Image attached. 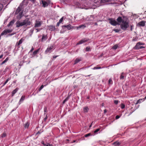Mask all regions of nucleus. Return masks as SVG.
<instances>
[{
    "instance_id": "nucleus-20",
    "label": "nucleus",
    "mask_w": 146,
    "mask_h": 146,
    "mask_svg": "<svg viewBox=\"0 0 146 146\" xmlns=\"http://www.w3.org/2000/svg\"><path fill=\"white\" fill-rule=\"evenodd\" d=\"M47 36L46 35L45 36L44 35H43L42 36V37L41 38V41H43L44 40H46L47 39Z\"/></svg>"
},
{
    "instance_id": "nucleus-34",
    "label": "nucleus",
    "mask_w": 146,
    "mask_h": 146,
    "mask_svg": "<svg viewBox=\"0 0 146 146\" xmlns=\"http://www.w3.org/2000/svg\"><path fill=\"white\" fill-rule=\"evenodd\" d=\"M29 126V124L28 123H26L25 125V128H28Z\"/></svg>"
},
{
    "instance_id": "nucleus-5",
    "label": "nucleus",
    "mask_w": 146,
    "mask_h": 146,
    "mask_svg": "<svg viewBox=\"0 0 146 146\" xmlns=\"http://www.w3.org/2000/svg\"><path fill=\"white\" fill-rule=\"evenodd\" d=\"M42 7H47L48 5L50 3V1H48L47 2H46L42 0Z\"/></svg>"
},
{
    "instance_id": "nucleus-16",
    "label": "nucleus",
    "mask_w": 146,
    "mask_h": 146,
    "mask_svg": "<svg viewBox=\"0 0 146 146\" xmlns=\"http://www.w3.org/2000/svg\"><path fill=\"white\" fill-rule=\"evenodd\" d=\"M113 144L115 146H119L120 145L121 143L119 142L118 141H116L113 143Z\"/></svg>"
},
{
    "instance_id": "nucleus-27",
    "label": "nucleus",
    "mask_w": 146,
    "mask_h": 146,
    "mask_svg": "<svg viewBox=\"0 0 146 146\" xmlns=\"http://www.w3.org/2000/svg\"><path fill=\"white\" fill-rule=\"evenodd\" d=\"M81 61L80 59L76 58L75 60L74 64H76Z\"/></svg>"
},
{
    "instance_id": "nucleus-33",
    "label": "nucleus",
    "mask_w": 146,
    "mask_h": 146,
    "mask_svg": "<svg viewBox=\"0 0 146 146\" xmlns=\"http://www.w3.org/2000/svg\"><path fill=\"white\" fill-rule=\"evenodd\" d=\"M118 47V46L117 45H114L112 48V49L115 50L116 49L117 47Z\"/></svg>"
},
{
    "instance_id": "nucleus-6",
    "label": "nucleus",
    "mask_w": 146,
    "mask_h": 146,
    "mask_svg": "<svg viewBox=\"0 0 146 146\" xmlns=\"http://www.w3.org/2000/svg\"><path fill=\"white\" fill-rule=\"evenodd\" d=\"M62 28L63 29H64V28H66L68 30H70L73 28V27L70 24L67 25H63L62 26Z\"/></svg>"
},
{
    "instance_id": "nucleus-36",
    "label": "nucleus",
    "mask_w": 146,
    "mask_h": 146,
    "mask_svg": "<svg viewBox=\"0 0 146 146\" xmlns=\"http://www.w3.org/2000/svg\"><path fill=\"white\" fill-rule=\"evenodd\" d=\"M44 87V86L43 85H41L38 90L39 91H40Z\"/></svg>"
},
{
    "instance_id": "nucleus-40",
    "label": "nucleus",
    "mask_w": 146,
    "mask_h": 146,
    "mask_svg": "<svg viewBox=\"0 0 146 146\" xmlns=\"http://www.w3.org/2000/svg\"><path fill=\"white\" fill-rule=\"evenodd\" d=\"M100 130V128H98V129H96V130L94 131V133H96L97 132H98V131H99Z\"/></svg>"
},
{
    "instance_id": "nucleus-44",
    "label": "nucleus",
    "mask_w": 146,
    "mask_h": 146,
    "mask_svg": "<svg viewBox=\"0 0 146 146\" xmlns=\"http://www.w3.org/2000/svg\"><path fill=\"white\" fill-rule=\"evenodd\" d=\"M63 17H62L60 19L58 22L60 23L63 20Z\"/></svg>"
},
{
    "instance_id": "nucleus-54",
    "label": "nucleus",
    "mask_w": 146,
    "mask_h": 146,
    "mask_svg": "<svg viewBox=\"0 0 146 146\" xmlns=\"http://www.w3.org/2000/svg\"><path fill=\"white\" fill-rule=\"evenodd\" d=\"M60 24L59 22H58L56 25V27H58L59 26V24Z\"/></svg>"
},
{
    "instance_id": "nucleus-11",
    "label": "nucleus",
    "mask_w": 146,
    "mask_h": 146,
    "mask_svg": "<svg viewBox=\"0 0 146 146\" xmlns=\"http://www.w3.org/2000/svg\"><path fill=\"white\" fill-rule=\"evenodd\" d=\"M88 40V39H87L86 38H84V39H82L77 44L78 45L80 44H81L82 43L87 42Z\"/></svg>"
},
{
    "instance_id": "nucleus-15",
    "label": "nucleus",
    "mask_w": 146,
    "mask_h": 146,
    "mask_svg": "<svg viewBox=\"0 0 146 146\" xmlns=\"http://www.w3.org/2000/svg\"><path fill=\"white\" fill-rule=\"evenodd\" d=\"M19 89L18 88H16L15 90H13L12 93V96H13L17 92Z\"/></svg>"
},
{
    "instance_id": "nucleus-22",
    "label": "nucleus",
    "mask_w": 146,
    "mask_h": 146,
    "mask_svg": "<svg viewBox=\"0 0 146 146\" xmlns=\"http://www.w3.org/2000/svg\"><path fill=\"white\" fill-rule=\"evenodd\" d=\"M7 33V31L6 30H4L3 31V32L1 33V36H2L4 35H6Z\"/></svg>"
},
{
    "instance_id": "nucleus-38",
    "label": "nucleus",
    "mask_w": 146,
    "mask_h": 146,
    "mask_svg": "<svg viewBox=\"0 0 146 146\" xmlns=\"http://www.w3.org/2000/svg\"><path fill=\"white\" fill-rule=\"evenodd\" d=\"M142 100V99H139V100H138L136 103H135V104H138V103H141L140 100Z\"/></svg>"
},
{
    "instance_id": "nucleus-64",
    "label": "nucleus",
    "mask_w": 146,
    "mask_h": 146,
    "mask_svg": "<svg viewBox=\"0 0 146 146\" xmlns=\"http://www.w3.org/2000/svg\"><path fill=\"white\" fill-rule=\"evenodd\" d=\"M94 25H98V24L97 23H94Z\"/></svg>"
},
{
    "instance_id": "nucleus-3",
    "label": "nucleus",
    "mask_w": 146,
    "mask_h": 146,
    "mask_svg": "<svg viewBox=\"0 0 146 146\" xmlns=\"http://www.w3.org/2000/svg\"><path fill=\"white\" fill-rule=\"evenodd\" d=\"M144 43H141L140 42H137L135 46L133 48L135 49H139L143 48H144L145 47L143 46H141L140 45H144Z\"/></svg>"
},
{
    "instance_id": "nucleus-41",
    "label": "nucleus",
    "mask_w": 146,
    "mask_h": 146,
    "mask_svg": "<svg viewBox=\"0 0 146 146\" xmlns=\"http://www.w3.org/2000/svg\"><path fill=\"white\" fill-rule=\"evenodd\" d=\"M125 107V105L123 104H121V108L123 109Z\"/></svg>"
},
{
    "instance_id": "nucleus-60",
    "label": "nucleus",
    "mask_w": 146,
    "mask_h": 146,
    "mask_svg": "<svg viewBox=\"0 0 146 146\" xmlns=\"http://www.w3.org/2000/svg\"><path fill=\"white\" fill-rule=\"evenodd\" d=\"M3 54H1V56H0V59L2 58V57H3Z\"/></svg>"
},
{
    "instance_id": "nucleus-62",
    "label": "nucleus",
    "mask_w": 146,
    "mask_h": 146,
    "mask_svg": "<svg viewBox=\"0 0 146 146\" xmlns=\"http://www.w3.org/2000/svg\"><path fill=\"white\" fill-rule=\"evenodd\" d=\"M82 27H84V25H80L79 26V28H81Z\"/></svg>"
},
{
    "instance_id": "nucleus-14",
    "label": "nucleus",
    "mask_w": 146,
    "mask_h": 146,
    "mask_svg": "<svg viewBox=\"0 0 146 146\" xmlns=\"http://www.w3.org/2000/svg\"><path fill=\"white\" fill-rule=\"evenodd\" d=\"M22 9L21 7H19L15 12V14H17L19 13L21 10Z\"/></svg>"
},
{
    "instance_id": "nucleus-58",
    "label": "nucleus",
    "mask_w": 146,
    "mask_h": 146,
    "mask_svg": "<svg viewBox=\"0 0 146 146\" xmlns=\"http://www.w3.org/2000/svg\"><path fill=\"white\" fill-rule=\"evenodd\" d=\"M103 53H102V54H101L100 55V56H99V57H102L103 56Z\"/></svg>"
},
{
    "instance_id": "nucleus-29",
    "label": "nucleus",
    "mask_w": 146,
    "mask_h": 146,
    "mask_svg": "<svg viewBox=\"0 0 146 146\" xmlns=\"http://www.w3.org/2000/svg\"><path fill=\"white\" fill-rule=\"evenodd\" d=\"M25 99V96H22L19 102H23L24 100Z\"/></svg>"
},
{
    "instance_id": "nucleus-63",
    "label": "nucleus",
    "mask_w": 146,
    "mask_h": 146,
    "mask_svg": "<svg viewBox=\"0 0 146 146\" xmlns=\"http://www.w3.org/2000/svg\"><path fill=\"white\" fill-rule=\"evenodd\" d=\"M48 146H53L52 144H48Z\"/></svg>"
},
{
    "instance_id": "nucleus-17",
    "label": "nucleus",
    "mask_w": 146,
    "mask_h": 146,
    "mask_svg": "<svg viewBox=\"0 0 146 146\" xmlns=\"http://www.w3.org/2000/svg\"><path fill=\"white\" fill-rule=\"evenodd\" d=\"M88 110L89 108L87 106L83 108V111L84 112H88Z\"/></svg>"
},
{
    "instance_id": "nucleus-30",
    "label": "nucleus",
    "mask_w": 146,
    "mask_h": 146,
    "mask_svg": "<svg viewBox=\"0 0 146 146\" xmlns=\"http://www.w3.org/2000/svg\"><path fill=\"white\" fill-rule=\"evenodd\" d=\"M92 135V134L91 133H89L87 134H86L84 135V137H87L88 136Z\"/></svg>"
},
{
    "instance_id": "nucleus-21",
    "label": "nucleus",
    "mask_w": 146,
    "mask_h": 146,
    "mask_svg": "<svg viewBox=\"0 0 146 146\" xmlns=\"http://www.w3.org/2000/svg\"><path fill=\"white\" fill-rule=\"evenodd\" d=\"M110 0H101L100 3H106L109 2H110Z\"/></svg>"
},
{
    "instance_id": "nucleus-28",
    "label": "nucleus",
    "mask_w": 146,
    "mask_h": 146,
    "mask_svg": "<svg viewBox=\"0 0 146 146\" xmlns=\"http://www.w3.org/2000/svg\"><path fill=\"white\" fill-rule=\"evenodd\" d=\"M40 50V48H39L37 50L34 51L33 52V54L34 55H35L38 52L39 50Z\"/></svg>"
},
{
    "instance_id": "nucleus-49",
    "label": "nucleus",
    "mask_w": 146,
    "mask_h": 146,
    "mask_svg": "<svg viewBox=\"0 0 146 146\" xmlns=\"http://www.w3.org/2000/svg\"><path fill=\"white\" fill-rule=\"evenodd\" d=\"M137 39V38H133L132 40L133 41H136Z\"/></svg>"
},
{
    "instance_id": "nucleus-12",
    "label": "nucleus",
    "mask_w": 146,
    "mask_h": 146,
    "mask_svg": "<svg viewBox=\"0 0 146 146\" xmlns=\"http://www.w3.org/2000/svg\"><path fill=\"white\" fill-rule=\"evenodd\" d=\"M24 15L23 12L22 11L19 13V15L17 17V18L19 20Z\"/></svg>"
},
{
    "instance_id": "nucleus-48",
    "label": "nucleus",
    "mask_w": 146,
    "mask_h": 146,
    "mask_svg": "<svg viewBox=\"0 0 146 146\" xmlns=\"http://www.w3.org/2000/svg\"><path fill=\"white\" fill-rule=\"evenodd\" d=\"M133 26V25H131L130 26V30L131 31H132Z\"/></svg>"
},
{
    "instance_id": "nucleus-9",
    "label": "nucleus",
    "mask_w": 146,
    "mask_h": 146,
    "mask_svg": "<svg viewBox=\"0 0 146 146\" xmlns=\"http://www.w3.org/2000/svg\"><path fill=\"white\" fill-rule=\"evenodd\" d=\"M145 22L144 21H142L139 22L137 24V25L141 27H144L145 25Z\"/></svg>"
},
{
    "instance_id": "nucleus-37",
    "label": "nucleus",
    "mask_w": 146,
    "mask_h": 146,
    "mask_svg": "<svg viewBox=\"0 0 146 146\" xmlns=\"http://www.w3.org/2000/svg\"><path fill=\"white\" fill-rule=\"evenodd\" d=\"M6 31H7V33H11L12 31V30H10V29H6Z\"/></svg>"
},
{
    "instance_id": "nucleus-8",
    "label": "nucleus",
    "mask_w": 146,
    "mask_h": 146,
    "mask_svg": "<svg viewBox=\"0 0 146 146\" xmlns=\"http://www.w3.org/2000/svg\"><path fill=\"white\" fill-rule=\"evenodd\" d=\"M117 21V23L120 24V23H123V21H125V20H123L122 19V18L121 17H119L116 19Z\"/></svg>"
},
{
    "instance_id": "nucleus-2",
    "label": "nucleus",
    "mask_w": 146,
    "mask_h": 146,
    "mask_svg": "<svg viewBox=\"0 0 146 146\" xmlns=\"http://www.w3.org/2000/svg\"><path fill=\"white\" fill-rule=\"evenodd\" d=\"M129 21L127 20L125 21H123V23L120 25L121 28L124 31H125L127 28L129 27Z\"/></svg>"
},
{
    "instance_id": "nucleus-25",
    "label": "nucleus",
    "mask_w": 146,
    "mask_h": 146,
    "mask_svg": "<svg viewBox=\"0 0 146 146\" xmlns=\"http://www.w3.org/2000/svg\"><path fill=\"white\" fill-rule=\"evenodd\" d=\"M69 96H68V97H67L66 99L64 100L62 102V103L63 104H64L65 102L68 101L69 99Z\"/></svg>"
},
{
    "instance_id": "nucleus-55",
    "label": "nucleus",
    "mask_w": 146,
    "mask_h": 146,
    "mask_svg": "<svg viewBox=\"0 0 146 146\" xmlns=\"http://www.w3.org/2000/svg\"><path fill=\"white\" fill-rule=\"evenodd\" d=\"M41 132L40 131H38L36 133V135H37L38 134H40L41 133Z\"/></svg>"
},
{
    "instance_id": "nucleus-1",
    "label": "nucleus",
    "mask_w": 146,
    "mask_h": 146,
    "mask_svg": "<svg viewBox=\"0 0 146 146\" xmlns=\"http://www.w3.org/2000/svg\"><path fill=\"white\" fill-rule=\"evenodd\" d=\"M31 25V22L28 18H26L23 20L22 22L18 21L16 22V27H19L24 25L27 26Z\"/></svg>"
},
{
    "instance_id": "nucleus-23",
    "label": "nucleus",
    "mask_w": 146,
    "mask_h": 146,
    "mask_svg": "<svg viewBox=\"0 0 146 146\" xmlns=\"http://www.w3.org/2000/svg\"><path fill=\"white\" fill-rule=\"evenodd\" d=\"M11 78H8L6 80L5 82V83L3 84V85L1 86V87L3 86L7 82H8L10 80Z\"/></svg>"
},
{
    "instance_id": "nucleus-57",
    "label": "nucleus",
    "mask_w": 146,
    "mask_h": 146,
    "mask_svg": "<svg viewBox=\"0 0 146 146\" xmlns=\"http://www.w3.org/2000/svg\"><path fill=\"white\" fill-rule=\"evenodd\" d=\"M107 111L106 109H105L104 110V114H105L107 112Z\"/></svg>"
},
{
    "instance_id": "nucleus-4",
    "label": "nucleus",
    "mask_w": 146,
    "mask_h": 146,
    "mask_svg": "<svg viewBox=\"0 0 146 146\" xmlns=\"http://www.w3.org/2000/svg\"><path fill=\"white\" fill-rule=\"evenodd\" d=\"M108 20L110 21L109 23L112 25L115 26L117 25H120V24L118 23L115 20L112 18H110Z\"/></svg>"
},
{
    "instance_id": "nucleus-52",
    "label": "nucleus",
    "mask_w": 146,
    "mask_h": 146,
    "mask_svg": "<svg viewBox=\"0 0 146 146\" xmlns=\"http://www.w3.org/2000/svg\"><path fill=\"white\" fill-rule=\"evenodd\" d=\"M46 110H47V108L46 107H45L44 108V112H46Z\"/></svg>"
},
{
    "instance_id": "nucleus-51",
    "label": "nucleus",
    "mask_w": 146,
    "mask_h": 146,
    "mask_svg": "<svg viewBox=\"0 0 146 146\" xmlns=\"http://www.w3.org/2000/svg\"><path fill=\"white\" fill-rule=\"evenodd\" d=\"M125 18V19H126V20H127V19H128V20H127V21H128V18L127 17H125V16H123V19H124V18Z\"/></svg>"
},
{
    "instance_id": "nucleus-7",
    "label": "nucleus",
    "mask_w": 146,
    "mask_h": 146,
    "mask_svg": "<svg viewBox=\"0 0 146 146\" xmlns=\"http://www.w3.org/2000/svg\"><path fill=\"white\" fill-rule=\"evenodd\" d=\"M42 22V21L36 20L35 24V27H40L41 25Z\"/></svg>"
},
{
    "instance_id": "nucleus-56",
    "label": "nucleus",
    "mask_w": 146,
    "mask_h": 146,
    "mask_svg": "<svg viewBox=\"0 0 146 146\" xmlns=\"http://www.w3.org/2000/svg\"><path fill=\"white\" fill-rule=\"evenodd\" d=\"M47 119V115H46V117L44 118V120L45 121L46 119Z\"/></svg>"
},
{
    "instance_id": "nucleus-61",
    "label": "nucleus",
    "mask_w": 146,
    "mask_h": 146,
    "mask_svg": "<svg viewBox=\"0 0 146 146\" xmlns=\"http://www.w3.org/2000/svg\"><path fill=\"white\" fill-rule=\"evenodd\" d=\"M33 50H34V48L33 47H32L31 50H30V51L31 52Z\"/></svg>"
},
{
    "instance_id": "nucleus-10",
    "label": "nucleus",
    "mask_w": 146,
    "mask_h": 146,
    "mask_svg": "<svg viewBox=\"0 0 146 146\" xmlns=\"http://www.w3.org/2000/svg\"><path fill=\"white\" fill-rule=\"evenodd\" d=\"M53 48V46H50V47H48L47 48V49L45 51L46 53H47L48 52H50L51 51V50Z\"/></svg>"
},
{
    "instance_id": "nucleus-24",
    "label": "nucleus",
    "mask_w": 146,
    "mask_h": 146,
    "mask_svg": "<svg viewBox=\"0 0 146 146\" xmlns=\"http://www.w3.org/2000/svg\"><path fill=\"white\" fill-rule=\"evenodd\" d=\"M69 96H68V97H67L66 99L64 100L62 102V103L63 104H64L65 102L68 101L69 99Z\"/></svg>"
},
{
    "instance_id": "nucleus-50",
    "label": "nucleus",
    "mask_w": 146,
    "mask_h": 146,
    "mask_svg": "<svg viewBox=\"0 0 146 146\" xmlns=\"http://www.w3.org/2000/svg\"><path fill=\"white\" fill-rule=\"evenodd\" d=\"M120 116H119L118 115H117L115 117V119H119L120 117Z\"/></svg>"
},
{
    "instance_id": "nucleus-39",
    "label": "nucleus",
    "mask_w": 146,
    "mask_h": 146,
    "mask_svg": "<svg viewBox=\"0 0 146 146\" xmlns=\"http://www.w3.org/2000/svg\"><path fill=\"white\" fill-rule=\"evenodd\" d=\"M6 136L5 133H3L1 135V137L2 138L5 137Z\"/></svg>"
},
{
    "instance_id": "nucleus-35",
    "label": "nucleus",
    "mask_w": 146,
    "mask_h": 146,
    "mask_svg": "<svg viewBox=\"0 0 146 146\" xmlns=\"http://www.w3.org/2000/svg\"><path fill=\"white\" fill-rule=\"evenodd\" d=\"M3 7V5L2 4L0 3V11L2 10Z\"/></svg>"
},
{
    "instance_id": "nucleus-45",
    "label": "nucleus",
    "mask_w": 146,
    "mask_h": 146,
    "mask_svg": "<svg viewBox=\"0 0 146 146\" xmlns=\"http://www.w3.org/2000/svg\"><path fill=\"white\" fill-rule=\"evenodd\" d=\"M90 50V47H87L86 48V50L87 51H89Z\"/></svg>"
},
{
    "instance_id": "nucleus-53",
    "label": "nucleus",
    "mask_w": 146,
    "mask_h": 146,
    "mask_svg": "<svg viewBox=\"0 0 146 146\" xmlns=\"http://www.w3.org/2000/svg\"><path fill=\"white\" fill-rule=\"evenodd\" d=\"M23 5V3H21L19 7H21L22 8V6Z\"/></svg>"
},
{
    "instance_id": "nucleus-26",
    "label": "nucleus",
    "mask_w": 146,
    "mask_h": 146,
    "mask_svg": "<svg viewBox=\"0 0 146 146\" xmlns=\"http://www.w3.org/2000/svg\"><path fill=\"white\" fill-rule=\"evenodd\" d=\"M9 58L8 57L6 58L0 64V65H2L5 63L8 60Z\"/></svg>"
},
{
    "instance_id": "nucleus-59",
    "label": "nucleus",
    "mask_w": 146,
    "mask_h": 146,
    "mask_svg": "<svg viewBox=\"0 0 146 146\" xmlns=\"http://www.w3.org/2000/svg\"><path fill=\"white\" fill-rule=\"evenodd\" d=\"M58 56H53V58H54V59H55V58H56Z\"/></svg>"
},
{
    "instance_id": "nucleus-46",
    "label": "nucleus",
    "mask_w": 146,
    "mask_h": 146,
    "mask_svg": "<svg viewBox=\"0 0 146 146\" xmlns=\"http://www.w3.org/2000/svg\"><path fill=\"white\" fill-rule=\"evenodd\" d=\"M118 101L117 100H115L114 101V103L116 105H117L118 104Z\"/></svg>"
},
{
    "instance_id": "nucleus-47",
    "label": "nucleus",
    "mask_w": 146,
    "mask_h": 146,
    "mask_svg": "<svg viewBox=\"0 0 146 146\" xmlns=\"http://www.w3.org/2000/svg\"><path fill=\"white\" fill-rule=\"evenodd\" d=\"M16 34V33H11V34H9V35H8V36H12L13 35H14V34Z\"/></svg>"
},
{
    "instance_id": "nucleus-18",
    "label": "nucleus",
    "mask_w": 146,
    "mask_h": 146,
    "mask_svg": "<svg viewBox=\"0 0 146 146\" xmlns=\"http://www.w3.org/2000/svg\"><path fill=\"white\" fill-rule=\"evenodd\" d=\"M23 42L22 38L18 42H17L16 46H19L20 44H21Z\"/></svg>"
},
{
    "instance_id": "nucleus-32",
    "label": "nucleus",
    "mask_w": 146,
    "mask_h": 146,
    "mask_svg": "<svg viewBox=\"0 0 146 146\" xmlns=\"http://www.w3.org/2000/svg\"><path fill=\"white\" fill-rule=\"evenodd\" d=\"M113 31H115L116 33H118L120 31L121 29H113Z\"/></svg>"
},
{
    "instance_id": "nucleus-19",
    "label": "nucleus",
    "mask_w": 146,
    "mask_h": 146,
    "mask_svg": "<svg viewBox=\"0 0 146 146\" xmlns=\"http://www.w3.org/2000/svg\"><path fill=\"white\" fill-rule=\"evenodd\" d=\"M50 30L51 31H54L55 30V28L54 26L51 25L49 27Z\"/></svg>"
},
{
    "instance_id": "nucleus-31",
    "label": "nucleus",
    "mask_w": 146,
    "mask_h": 146,
    "mask_svg": "<svg viewBox=\"0 0 146 146\" xmlns=\"http://www.w3.org/2000/svg\"><path fill=\"white\" fill-rule=\"evenodd\" d=\"M124 73L123 72H122L121 73V75L120 77V79H124V76L123 75Z\"/></svg>"
},
{
    "instance_id": "nucleus-13",
    "label": "nucleus",
    "mask_w": 146,
    "mask_h": 146,
    "mask_svg": "<svg viewBox=\"0 0 146 146\" xmlns=\"http://www.w3.org/2000/svg\"><path fill=\"white\" fill-rule=\"evenodd\" d=\"M15 21L14 19L13 20L9 22V24L7 25V26L9 27L10 26H12L13 24Z\"/></svg>"
},
{
    "instance_id": "nucleus-43",
    "label": "nucleus",
    "mask_w": 146,
    "mask_h": 146,
    "mask_svg": "<svg viewBox=\"0 0 146 146\" xmlns=\"http://www.w3.org/2000/svg\"><path fill=\"white\" fill-rule=\"evenodd\" d=\"M101 68V67H94L93 68V69L95 70V69H100Z\"/></svg>"
},
{
    "instance_id": "nucleus-42",
    "label": "nucleus",
    "mask_w": 146,
    "mask_h": 146,
    "mask_svg": "<svg viewBox=\"0 0 146 146\" xmlns=\"http://www.w3.org/2000/svg\"><path fill=\"white\" fill-rule=\"evenodd\" d=\"M108 83L109 84H112V81L111 79L110 78L108 80Z\"/></svg>"
}]
</instances>
